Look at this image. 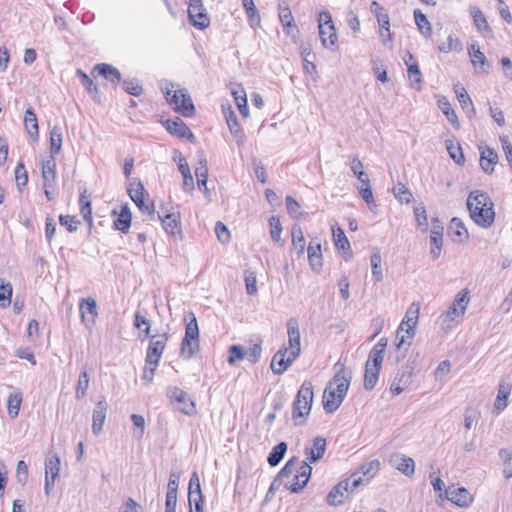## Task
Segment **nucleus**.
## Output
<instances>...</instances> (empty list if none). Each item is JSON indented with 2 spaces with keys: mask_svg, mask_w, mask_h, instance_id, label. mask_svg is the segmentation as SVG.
I'll use <instances>...</instances> for the list:
<instances>
[{
  "mask_svg": "<svg viewBox=\"0 0 512 512\" xmlns=\"http://www.w3.org/2000/svg\"><path fill=\"white\" fill-rule=\"evenodd\" d=\"M351 378V372L342 365L328 383L323 393V408L327 413H333L339 408L347 394Z\"/></svg>",
  "mask_w": 512,
  "mask_h": 512,
  "instance_id": "f257e3e1",
  "label": "nucleus"
},
{
  "mask_svg": "<svg viewBox=\"0 0 512 512\" xmlns=\"http://www.w3.org/2000/svg\"><path fill=\"white\" fill-rule=\"evenodd\" d=\"M467 208L471 219L483 228H489L495 218L493 202L490 197L479 190L472 191L467 199Z\"/></svg>",
  "mask_w": 512,
  "mask_h": 512,
  "instance_id": "f03ea898",
  "label": "nucleus"
},
{
  "mask_svg": "<svg viewBox=\"0 0 512 512\" xmlns=\"http://www.w3.org/2000/svg\"><path fill=\"white\" fill-rule=\"evenodd\" d=\"M164 97L176 113L187 118L195 115L196 109L187 88L178 83H166Z\"/></svg>",
  "mask_w": 512,
  "mask_h": 512,
  "instance_id": "7ed1b4c3",
  "label": "nucleus"
},
{
  "mask_svg": "<svg viewBox=\"0 0 512 512\" xmlns=\"http://www.w3.org/2000/svg\"><path fill=\"white\" fill-rule=\"evenodd\" d=\"M387 343V338H381L369 353L364 374V388L368 391L372 390L378 382Z\"/></svg>",
  "mask_w": 512,
  "mask_h": 512,
  "instance_id": "20e7f679",
  "label": "nucleus"
},
{
  "mask_svg": "<svg viewBox=\"0 0 512 512\" xmlns=\"http://www.w3.org/2000/svg\"><path fill=\"white\" fill-rule=\"evenodd\" d=\"M368 482L359 473L352 474L349 478L335 485L327 496V502L332 506L341 505L360 485Z\"/></svg>",
  "mask_w": 512,
  "mask_h": 512,
  "instance_id": "39448f33",
  "label": "nucleus"
},
{
  "mask_svg": "<svg viewBox=\"0 0 512 512\" xmlns=\"http://www.w3.org/2000/svg\"><path fill=\"white\" fill-rule=\"evenodd\" d=\"M314 398L313 385L309 380H305L300 386L296 399L293 403L292 418L296 425L303 424L304 421L300 420L308 416Z\"/></svg>",
  "mask_w": 512,
  "mask_h": 512,
  "instance_id": "423d86ee",
  "label": "nucleus"
},
{
  "mask_svg": "<svg viewBox=\"0 0 512 512\" xmlns=\"http://www.w3.org/2000/svg\"><path fill=\"white\" fill-rule=\"evenodd\" d=\"M469 302V291L467 289L461 290L448 310L442 315V328L444 330H450L454 327L455 323H459L466 312Z\"/></svg>",
  "mask_w": 512,
  "mask_h": 512,
  "instance_id": "0eeeda50",
  "label": "nucleus"
},
{
  "mask_svg": "<svg viewBox=\"0 0 512 512\" xmlns=\"http://www.w3.org/2000/svg\"><path fill=\"white\" fill-rule=\"evenodd\" d=\"M419 314V304L412 303L408 308L404 319L402 320L396 338L398 340L397 348L400 349L408 340L412 339L415 334V326L417 324Z\"/></svg>",
  "mask_w": 512,
  "mask_h": 512,
  "instance_id": "6e6552de",
  "label": "nucleus"
},
{
  "mask_svg": "<svg viewBox=\"0 0 512 512\" xmlns=\"http://www.w3.org/2000/svg\"><path fill=\"white\" fill-rule=\"evenodd\" d=\"M127 191L129 197L137 205L139 210L143 214L152 217L155 212L154 203L150 200L143 184L140 181H132L130 182Z\"/></svg>",
  "mask_w": 512,
  "mask_h": 512,
  "instance_id": "1a4fd4ad",
  "label": "nucleus"
},
{
  "mask_svg": "<svg viewBox=\"0 0 512 512\" xmlns=\"http://www.w3.org/2000/svg\"><path fill=\"white\" fill-rule=\"evenodd\" d=\"M318 28L322 45L332 50L337 41V33L329 11L319 12Z\"/></svg>",
  "mask_w": 512,
  "mask_h": 512,
  "instance_id": "9d476101",
  "label": "nucleus"
},
{
  "mask_svg": "<svg viewBox=\"0 0 512 512\" xmlns=\"http://www.w3.org/2000/svg\"><path fill=\"white\" fill-rule=\"evenodd\" d=\"M199 351V328L196 318L186 325L185 336L181 343V356L191 359Z\"/></svg>",
  "mask_w": 512,
  "mask_h": 512,
  "instance_id": "9b49d317",
  "label": "nucleus"
},
{
  "mask_svg": "<svg viewBox=\"0 0 512 512\" xmlns=\"http://www.w3.org/2000/svg\"><path fill=\"white\" fill-rule=\"evenodd\" d=\"M160 340H155L152 337L150 345L147 349V355L145 359V367L143 371L142 379L146 383H150L155 376V371L158 367V362L160 360Z\"/></svg>",
  "mask_w": 512,
  "mask_h": 512,
  "instance_id": "f8f14e48",
  "label": "nucleus"
},
{
  "mask_svg": "<svg viewBox=\"0 0 512 512\" xmlns=\"http://www.w3.org/2000/svg\"><path fill=\"white\" fill-rule=\"evenodd\" d=\"M188 17L191 24L204 30L210 25V17L203 6L202 0H188Z\"/></svg>",
  "mask_w": 512,
  "mask_h": 512,
  "instance_id": "ddd939ff",
  "label": "nucleus"
},
{
  "mask_svg": "<svg viewBox=\"0 0 512 512\" xmlns=\"http://www.w3.org/2000/svg\"><path fill=\"white\" fill-rule=\"evenodd\" d=\"M167 397L174 407L185 415L195 414V403L188 397L187 393L180 388L174 387L167 390Z\"/></svg>",
  "mask_w": 512,
  "mask_h": 512,
  "instance_id": "4468645a",
  "label": "nucleus"
},
{
  "mask_svg": "<svg viewBox=\"0 0 512 512\" xmlns=\"http://www.w3.org/2000/svg\"><path fill=\"white\" fill-rule=\"evenodd\" d=\"M162 228L173 238L174 242L182 241L183 231L179 211H173L162 217Z\"/></svg>",
  "mask_w": 512,
  "mask_h": 512,
  "instance_id": "2eb2a0df",
  "label": "nucleus"
},
{
  "mask_svg": "<svg viewBox=\"0 0 512 512\" xmlns=\"http://www.w3.org/2000/svg\"><path fill=\"white\" fill-rule=\"evenodd\" d=\"M162 126L172 135L181 139H188L193 142L195 140L194 134L189 129V127L185 124V122L179 118L175 117L172 119H167L166 121H162Z\"/></svg>",
  "mask_w": 512,
  "mask_h": 512,
  "instance_id": "dca6fc26",
  "label": "nucleus"
},
{
  "mask_svg": "<svg viewBox=\"0 0 512 512\" xmlns=\"http://www.w3.org/2000/svg\"><path fill=\"white\" fill-rule=\"evenodd\" d=\"M312 468L307 462H303L297 474L284 482L285 487L293 493L302 490L308 483L311 476Z\"/></svg>",
  "mask_w": 512,
  "mask_h": 512,
  "instance_id": "f3484780",
  "label": "nucleus"
},
{
  "mask_svg": "<svg viewBox=\"0 0 512 512\" xmlns=\"http://www.w3.org/2000/svg\"><path fill=\"white\" fill-rule=\"evenodd\" d=\"M443 230H444V227H443L442 222L437 218L432 219L431 230H430V232H431L430 253L434 260L438 259L441 254V250H442V246H443Z\"/></svg>",
  "mask_w": 512,
  "mask_h": 512,
  "instance_id": "a211bd4d",
  "label": "nucleus"
},
{
  "mask_svg": "<svg viewBox=\"0 0 512 512\" xmlns=\"http://www.w3.org/2000/svg\"><path fill=\"white\" fill-rule=\"evenodd\" d=\"M288 334V352L292 354V358H298L301 353L300 330L298 323L295 319H290L287 322Z\"/></svg>",
  "mask_w": 512,
  "mask_h": 512,
  "instance_id": "6ab92c4d",
  "label": "nucleus"
},
{
  "mask_svg": "<svg viewBox=\"0 0 512 512\" xmlns=\"http://www.w3.org/2000/svg\"><path fill=\"white\" fill-rule=\"evenodd\" d=\"M296 359L297 358H292V354L288 352L287 348L280 349L274 354L271 360V370L274 374L281 375Z\"/></svg>",
  "mask_w": 512,
  "mask_h": 512,
  "instance_id": "aec40b11",
  "label": "nucleus"
},
{
  "mask_svg": "<svg viewBox=\"0 0 512 512\" xmlns=\"http://www.w3.org/2000/svg\"><path fill=\"white\" fill-rule=\"evenodd\" d=\"M412 382V372L409 367L400 368L394 376L390 391L393 395L401 394Z\"/></svg>",
  "mask_w": 512,
  "mask_h": 512,
  "instance_id": "412c9836",
  "label": "nucleus"
},
{
  "mask_svg": "<svg viewBox=\"0 0 512 512\" xmlns=\"http://www.w3.org/2000/svg\"><path fill=\"white\" fill-rule=\"evenodd\" d=\"M390 465L403 473L405 476H412L415 472V462L411 457L402 453H394L389 459Z\"/></svg>",
  "mask_w": 512,
  "mask_h": 512,
  "instance_id": "4be33fe9",
  "label": "nucleus"
},
{
  "mask_svg": "<svg viewBox=\"0 0 512 512\" xmlns=\"http://www.w3.org/2000/svg\"><path fill=\"white\" fill-rule=\"evenodd\" d=\"M445 495L449 501L459 507H469L473 501L471 493L463 487H448L445 490Z\"/></svg>",
  "mask_w": 512,
  "mask_h": 512,
  "instance_id": "5701e85b",
  "label": "nucleus"
},
{
  "mask_svg": "<svg viewBox=\"0 0 512 512\" xmlns=\"http://www.w3.org/2000/svg\"><path fill=\"white\" fill-rule=\"evenodd\" d=\"M326 439L323 437H315L312 441V445L310 447H306L304 450L306 461L309 463H314L320 460L326 451Z\"/></svg>",
  "mask_w": 512,
  "mask_h": 512,
  "instance_id": "b1692460",
  "label": "nucleus"
},
{
  "mask_svg": "<svg viewBox=\"0 0 512 512\" xmlns=\"http://www.w3.org/2000/svg\"><path fill=\"white\" fill-rule=\"evenodd\" d=\"M469 13L473 19V23L479 33L483 36H493L492 28L490 27L486 17L484 16L481 9L476 5L469 6Z\"/></svg>",
  "mask_w": 512,
  "mask_h": 512,
  "instance_id": "393cba45",
  "label": "nucleus"
},
{
  "mask_svg": "<svg viewBox=\"0 0 512 512\" xmlns=\"http://www.w3.org/2000/svg\"><path fill=\"white\" fill-rule=\"evenodd\" d=\"M107 408L108 404L105 400L98 401L94 406L92 414V432L95 435H98L102 431L103 425L106 420Z\"/></svg>",
  "mask_w": 512,
  "mask_h": 512,
  "instance_id": "a878e982",
  "label": "nucleus"
},
{
  "mask_svg": "<svg viewBox=\"0 0 512 512\" xmlns=\"http://www.w3.org/2000/svg\"><path fill=\"white\" fill-rule=\"evenodd\" d=\"M469 56L472 64L478 69V72L488 74L490 65L487 62L486 56L480 51L479 46L476 43L470 44L468 47Z\"/></svg>",
  "mask_w": 512,
  "mask_h": 512,
  "instance_id": "bb28decb",
  "label": "nucleus"
},
{
  "mask_svg": "<svg viewBox=\"0 0 512 512\" xmlns=\"http://www.w3.org/2000/svg\"><path fill=\"white\" fill-rule=\"evenodd\" d=\"M308 260L313 271L319 272L323 266L321 244L318 240H311L307 248Z\"/></svg>",
  "mask_w": 512,
  "mask_h": 512,
  "instance_id": "cd10ccee",
  "label": "nucleus"
},
{
  "mask_svg": "<svg viewBox=\"0 0 512 512\" xmlns=\"http://www.w3.org/2000/svg\"><path fill=\"white\" fill-rule=\"evenodd\" d=\"M80 312L82 321L87 327H91L95 323L97 316V304L93 298L83 299L80 303Z\"/></svg>",
  "mask_w": 512,
  "mask_h": 512,
  "instance_id": "c85d7f7f",
  "label": "nucleus"
},
{
  "mask_svg": "<svg viewBox=\"0 0 512 512\" xmlns=\"http://www.w3.org/2000/svg\"><path fill=\"white\" fill-rule=\"evenodd\" d=\"M188 500L190 507L194 504L196 510L201 512V503L203 502V497L201 493L200 480L196 473H194L189 482V493Z\"/></svg>",
  "mask_w": 512,
  "mask_h": 512,
  "instance_id": "c756f323",
  "label": "nucleus"
},
{
  "mask_svg": "<svg viewBox=\"0 0 512 512\" xmlns=\"http://www.w3.org/2000/svg\"><path fill=\"white\" fill-rule=\"evenodd\" d=\"M94 71H96L100 76H103L106 80H108L115 87L117 84L121 83V81H122L120 71L110 64H106V63L97 64L94 67Z\"/></svg>",
  "mask_w": 512,
  "mask_h": 512,
  "instance_id": "7c9ffc66",
  "label": "nucleus"
},
{
  "mask_svg": "<svg viewBox=\"0 0 512 512\" xmlns=\"http://www.w3.org/2000/svg\"><path fill=\"white\" fill-rule=\"evenodd\" d=\"M512 386L510 383L506 381H501L498 386V393L496 400L494 402L493 411L499 414L502 412L508 405V397L511 393Z\"/></svg>",
  "mask_w": 512,
  "mask_h": 512,
  "instance_id": "2f4dec72",
  "label": "nucleus"
},
{
  "mask_svg": "<svg viewBox=\"0 0 512 512\" xmlns=\"http://www.w3.org/2000/svg\"><path fill=\"white\" fill-rule=\"evenodd\" d=\"M132 215L128 204L121 207L120 213L114 219L113 226L115 229L127 233L131 226Z\"/></svg>",
  "mask_w": 512,
  "mask_h": 512,
  "instance_id": "473e14b6",
  "label": "nucleus"
},
{
  "mask_svg": "<svg viewBox=\"0 0 512 512\" xmlns=\"http://www.w3.org/2000/svg\"><path fill=\"white\" fill-rule=\"evenodd\" d=\"M42 177L45 187H52L56 180V163L54 157H49L42 162Z\"/></svg>",
  "mask_w": 512,
  "mask_h": 512,
  "instance_id": "72a5a7b5",
  "label": "nucleus"
},
{
  "mask_svg": "<svg viewBox=\"0 0 512 512\" xmlns=\"http://www.w3.org/2000/svg\"><path fill=\"white\" fill-rule=\"evenodd\" d=\"M497 162L498 155L493 149L486 148L481 151L480 165L485 173L491 174Z\"/></svg>",
  "mask_w": 512,
  "mask_h": 512,
  "instance_id": "f704fd0d",
  "label": "nucleus"
},
{
  "mask_svg": "<svg viewBox=\"0 0 512 512\" xmlns=\"http://www.w3.org/2000/svg\"><path fill=\"white\" fill-rule=\"evenodd\" d=\"M24 126L27 133L37 139L39 135L37 116L32 108H27L24 116Z\"/></svg>",
  "mask_w": 512,
  "mask_h": 512,
  "instance_id": "c9c22d12",
  "label": "nucleus"
},
{
  "mask_svg": "<svg viewBox=\"0 0 512 512\" xmlns=\"http://www.w3.org/2000/svg\"><path fill=\"white\" fill-rule=\"evenodd\" d=\"M62 142V128L59 125H55L50 130V157H54L60 153Z\"/></svg>",
  "mask_w": 512,
  "mask_h": 512,
  "instance_id": "e433bc0d",
  "label": "nucleus"
},
{
  "mask_svg": "<svg viewBox=\"0 0 512 512\" xmlns=\"http://www.w3.org/2000/svg\"><path fill=\"white\" fill-rule=\"evenodd\" d=\"M225 117H226V122H227V125H228V128H229L231 134L235 138H237L238 145H242L244 134H243V130L241 129V127L238 123L235 113L233 111H230L228 114L225 115Z\"/></svg>",
  "mask_w": 512,
  "mask_h": 512,
  "instance_id": "4c0bfd02",
  "label": "nucleus"
},
{
  "mask_svg": "<svg viewBox=\"0 0 512 512\" xmlns=\"http://www.w3.org/2000/svg\"><path fill=\"white\" fill-rule=\"evenodd\" d=\"M22 403V393L19 390H16L9 394L8 401H7V411L8 415L15 419L20 410V406Z\"/></svg>",
  "mask_w": 512,
  "mask_h": 512,
  "instance_id": "58836bf2",
  "label": "nucleus"
},
{
  "mask_svg": "<svg viewBox=\"0 0 512 512\" xmlns=\"http://www.w3.org/2000/svg\"><path fill=\"white\" fill-rule=\"evenodd\" d=\"M414 19L420 33L424 37L429 38L432 35V27L426 15L417 9L414 11Z\"/></svg>",
  "mask_w": 512,
  "mask_h": 512,
  "instance_id": "ea45409f",
  "label": "nucleus"
},
{
  "mask_svg": "<svg viewBox=\"0 0 512 512\" xmlns=\"http://www.w3.org/2000/svg\"><path fill=\"white\" fill-rule=\"evenodd\" d=\"M455 91L457 94V99H458L462 109L467 113V115L469 117L475 115L476 111H475L473 102H472L470 96L468 95L467 91L463 87H460V88L456 89Z\"/></svg>",
  "mask_w": 512,
  "mask_h": 512,
  "instance_id": "a19ab883",
  "label": "nucleus"
},
{
  "mask_svg": "<svg viewBox=\"0 0 512 512\" xmlns=\"http://www.w3.org/2000/svg\"><path fill=\"white\" fill-rule=\"evenodd\" d=\"M232 94L234 96L236 105L240 111V114L243 117H247L249 115V109L247 105V97L244 88L241 87V85H239L237 89L232 90Z\"/></svg>",
  "mask_w": 512,
  "mask_h": 512,
  "instance_id": "79ce46f5",
  "label": "nucleus"
},
{
  "mask_svg": "<svg viewBox=\"0 0 512 512\" xmlns=\"http://www.w3.org/2000/svg\"><path fill=\"white\" fill-rule=\"evenodd\" d=\"M179 484V476L171 474L168 482V491L166 494L165 506L171 507L172 504H177V489Z\"/></svg>",
  "mask_w": 512,
  "mask_h": 512,
  "instance_id": "37998d69",
  "label": "nucleus"
},
{
  "mask_svg": "<svg viewBox=\"0 0 512 512\" xmlns=\"http://www.w3.org/2000/svg\"><path fill=\"white\" fill-rule=\"evenodd\" d=\"M306 241L303 231L300 226L293 225L292 227V246L297 251L298 255H302L305 251Z\"/></svg>",
  "mask_w": 512,
  "mask_h": 512,
  "instance_id": "c03bdc74",
  "label": "nucleus"
},
{
  "mask_svg": "<svg viewBox=\"0 0 512 512\" xmlns=\"http://www.w3.org/2000/svg\"><path fill=\"white\" fill-rule=\"evenodd\" d=\"M86 193H87V190L85 189L80 194L79 206H80V212L83 216V219L91 226L93 223L92 205H91V201L86 196Z\"/></svg>",
  "mask_w": 512,
  "mask_h": 512,
  "instance_id": "a18cd8bd",
  "label": "nucleus"
},
{
  "mask_svg": "<svg viewBox=\"0 0 512 512\" xmlns=\"http://www.w3.org/2000/svg\"><path fill=\"white\" fill-rule=\"evenodd\" d=\"M286 451L287 444L285 442H280L275 447H273L267 458L269 465L272 467L277 466L283 459Z\"/></svg>",
  "mask_w": 512,
  "mask_h": 512,
  "instance_id": "49530a36",
  "label": "nucleus"
},
{
  "mask_svg": "<svg viewBox=\"0 0 512 512\" xmlns=\"http://www.w3.org/2000/svg\"><path fill=\"white\" fill-rule=\"evenodd\" d=\"M90 383V376L86 369H83L77 381L75 396L77 399H82L86 396L87 389Z\"/></svg>",
  "mask_w": 512,
  "mask_h": 512,
  "instance_id": "de8ad7c7",
  "label": "nucleus"
},
{
  "mask_svg": "<svg viewBox=\"0 0 512 512\" xmlns=\"http://www.w3.org/2000/svg\"><path fill=\"white\" fill-rule=\"evenodd\" d=\"M278 10L281 24L287 28H296L292 12L285 2L279 4Z\"/></svg>",
  "mask_w": 512,
  "mask_h": 512,
  "instance_id": "09e8293b",
  "label": "nucleus"
},
{
  "mask_svg": "<svg viewBox=\"0 0 512 512\" xmlns=\"http://www.w3.org/2000/svg\"><path fill=\"white\" fill-rule=\"evenodd\" d=\"M372 275L375 282H381L383 280V271H382V257L381 254L377 251L374 252L370 257Z\"/></svg>",
  "mask_w": 512,
  "mask_h": 512,
  "instance_id": "8fccbe9b",
  "label": "nucleus"
},
{
  "mask_svg": "<svg viewBox=\"0 0 512 512\" xmlns=\"http://www.w3.org/2000/svg\"><path fill=\"white\" fill-rule=\"evenodd\" d=\"M413 60L412 54H408V59H404L408 66V77L413 84L420 85L422 83V75L417 63H410Z\"/></svg>",
  "mask_w": 512,
  "mask_h": 512,
  "instance_id": "3c124183",
  "label": "nucleus"
},
{
  "mask_svg": "<svg viewBox=\"0 0 512 512\" xmlns=\"http://www.w3.org/2000/svg\"><path fill=\"white\" fill-rule=\"evenodd\" d=\"M500 459L503 462L504 469L503 474L506 479L512 477V450L502 448L499 450Z\"/></svg>",
  "mask_w": 512,
  "mask_h": 512,
  "instance_id": "603ef678",
  "label": "nucleus"
},
{
  "mask_svg": "<svg viewBox=\"0 0 512 512\" xmlns=\"http://www.w3.org/2000/svg\"><path fill=\"white\" fill-rule=\"evenodd\" d=\"M243 7L250 21V24L259 25L260 15L253 0H242Z\"/></svg>",
  "mask_w": 512,
  "mask_h": 512,
  "instance_id": "864d4df0",
  "label": "nucleus"
},
{
  "mask_svg": "<svg viewBox=\"0 0 512 512\" xmlns=\"http://www.w3.org/2000/svg\"><path fill=\"white\" fill-rule=\"evenodd\" d=\"M439 108L441 111L446 115L447 120L452 124L455 125L457 128L459 127L458 118L457 115L452 108L451 104L448 102L446 98H443L439 100L438 102Z\"/></svg>",
  "mask_w": 512,
  "mask_h": 512,
  "instance_id": "5fc2aeb1",
  "label": "nucleus"
},
{
  "mask_svg": "<svg viewBox=\"0 0 512 512\" xmlns=\"http://www.w3.org/2000/svg\"><path fill=\"white\" fill-rule=\"evenodd\" d=\"M46 476L56 479L60 470V459L57 455L50 456L45 462Z\"/></svg>",
  "mask_w": 512,
  "mask_h": 512,
  "instance_id": "6e6d98bb",
  "label": "nucleus"
},
{
  "mask_svg": "<svg viewBox=\"0 0 512 512\" xmlns=\"http://www.w3.org/2000/svg\"><path fill=\"white\" fill-rule=\"evenodd\" d=\"M438 49L444 53H449L451 51L459 52V51H462L463 45L458 37L449 35V37L447 39V43L440 44Z\"/></svg>",
  "mask_w": 512,
  "mask_h": 512,
  "instance_id": "4d7b16f0",
  "label": "nucleus"
},
{
  "mask_svg": "<svg viewBox=\"0 0 512 512\" xmlns=\"http://www.w3.org/2000/svg\"><path fill=\"white\" fill-rule=\"evenodd\" d=\"M393 194L401 203L409 204L413 199L411 191L402 183L393 188Z\"/></svg>",
  "mask_w": 512,
  "mask_h": 512,
  "instance_id": "13d9d810",
  "label": "nucleus"
},
{
  "mask_svg": "<svg viewBox=\"0 0 512 512\" xmlns=\"http://www.w3.org/2000/svg\"><path fill=\"white\" fill-rule=\"evenodd\" d=\"M350 167L362 185L370 183L368 175L363 171V164L357 157L352 158Z\"/></svg>",
  "mask_w": 512,
  "mask_h": 512,
  "instance_id": "bf43d9fd",
  "label": "nucleus"
},
{
  "mask_svg": "<svg viewBox=\"0 0 512 512\" xmlns=\"http://www.w3.org/2000/svg\"><path fill=\"white\" fill-rule=\"evenodd\" d=\"M447 151L449 156L457 163L458 165H464L465 157L463 155L462 148L459 143H453L450 141L447 144Z\"/></svg>",
  "mask_w": 512,
  "mask_h": 512,
  "instance_id": "052dcab7",
  "label": "nucleus"
},
{
  "mask_svg": "<svg viewBox=\"0 0 512 512\" xmlns=\"http://www.w3.org/2000/svg\"><path fill=\"white\" fill-rule=\"evenodd\" d=\"M12 286L9 282L0 280V307H8L11 303Z\"/></svg>",
  "mask_w": 512,
  "mask_h": 512,
  "instance_id": "680f3d73",
  "label": "nucleus"
},
{
  "mask_svg": "<svg viewBox=\"0 0 512 512\" xmlns=\"http://www.w3.org/2000/svg\"><path fill=\"white\" fill-rule=\"evenodd\" d=\"M121 83L123 90L130 95L139 96L143 92L142 86L135 78L123 80Z\"/></svg>",
  "mask_w": 512,
  "mask_h": 512,
  "instance_id": "e2e57ef3",
  "label": "nucleus"
},
{
  "mask_svg": "<svg viewBox=\"0 0 512 512\" xmlns=\"http://www.w3.org/2000/svg\"><path fill=\"white\" fill-rule=\"evenodd\" d=\"M415 219L417 222V226L421 229V231L425 232L428 229V218L424 205H418L414 208Z\"/></svg>",
  "mask_w": 512,
  "mask_h": 512,
  "instance_id": "0e129e2a",
  "label": "nucleus"
},
{
  "mask_svg": "<svg viewBox=\"0 0 512 512\" xmlns=\"http://www.w3.org/2000/svg\"><path fill=\"white\" fill-rule=\"evenodd\" d=\"M377 21L380 26V34L384 43H386V41H392L389 15H380Z\"/></svg>",
  "mask_w": 512,
  "mask_h": 512,
  "instance_id": "69168bd1",
  "label": "nucleus"
},
{
  "mask_svg": "<svg viewBox=\"0 0 512 512\" xmlns=\"http://www.w3.org/2000/svg\"><path fill=\"white\" fill-rule=\"evenodd\" d=\"M76 73L80 78L81 84L86 88L88 93L95 98L98 94V88L94 85L92 79L81 69H77Z\"/></svg>",
  "mask_w": 512,
  "mask_h": 512,
  "instance_id": "338daca9",
  "label": "nucleus"
},
{
  "mask_svg": "<svg viewBox=\"0 0 512 512\" xmlns=\"http://www.w3.org/2000/svg\"><path fill=\"white\" fill-rule=\"evenodd\" d=\"M131 420L133 422L134 431L133 436L137 439H141L145 430V419L142 415L132 414Z\"/></svg>",
  "mask_w": 512,
  "mask_h": 512,
  "instance_id": "774afa93",
  "label": "nucleus"
}]
</instances>
